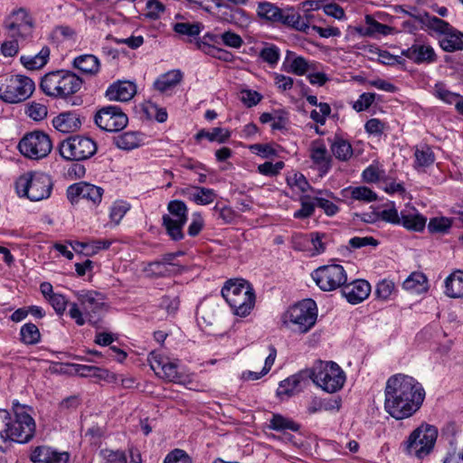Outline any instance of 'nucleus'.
<instances>
[{
  "instance_id": "2eb2a0df",
  "label": "nucleus",
  "mask_w": 463,
  "mask_h": 463,
  "mask_svg": "<svg viewBox=\"0 0 463 463\" xmlns=\"http://www.w3.org/2000/svg\"><path fill=\"white\" fill-rule=\"evenodd\" d=\"M12 37L26 39L33 33V22L25 9L14 11L5 22Z\"/></svg>"
},
{
  "instance_id": "f257e3e1",
  "label": "nucleus",
  "mask_w": 463,
  "mask_h": 463,
  "mask_svg": "<svg viewBox=\"0 0 463 463\" xmlns=\"http://www.w3.org/2000/svg\"><path fill=\"white\" fill-rule=\"evenodd\" d=\"M384 409L394 419L410 418L423 403L425 391L413 377L397 373L391 376L384 390Z\"/></svg>"
},
{
  "instance_id": "f03ea898",
  "label": "nucleus",
  "mask_w": 463,
  "mask_h": 463,
  "mask_svg": "<svg viewBox=\"0 0 463 463\" xmlns=\"http://www.w3.org/2000/svg\"><path fill=\"white\" fill-rule=\"evenodd\" d=\"M222 296L237 317H247L255 305L254 289L247 280L242 279L227 280L222 288Z\"/></svg>"
},
{
  "instance_id": "a19ab883",
  "label": "nucleus",
  "mask_w": 463,
  "mask_h": 463,
  "mask_svg": "<svg viewBox=\"0 0 463 463\" xmlns=\"http://www.w3.org/2000/svg\"><path fill=\"white\" fill-rule=\"evenodd\" d=\"M203 26L201 23L180 22L173 24V30L181 36L195 37L200 34Z\"/></svg>"
},
{
  "instance_id": "ea45409f",
  "label": "nucleus",
  "mask_w": 463,
  "mask_h": 463,
  "mask_svg": "<svg viewBox=\"0 0 463 463\" xmlns=\"http://www.w3.org/2000/svg\"><path fill=\"white\" fill-rule=\"evenodd\" d=\"M279 7L275 4L269 2H260L257 7V14L258 16L269 22L270 24H276L278 14H279Z\"/></svg>"
},
{
  "instance_id": "4be33fe9",
  "label": "nucleus",
  "mask_w": 463,
  "mask_h": 463,
  "mask_svg": "<svg viewBox=\"0 0 463 463\" xmlns=\"http://www.w3.org/2000/svg\"><path fill=\"white\" fill-rule=\"evenodd\" d=\"M137 92V86L128 80H118L111 84L105 96L109 100L126 102L130 100Z\"/></svg>"
},
{
  "instance_id": "052dcab7",
  "label": "nucleus",
  "mask_w": 463,
  "mask_h": 463,
  "mask_svg": "<svg viewBox=\"0 0 463 463\" xmlns=\"http://www.w3.org/2000/svg\"><path fill=\"white\" fill-rule=\"evenodd\" d=\"M451 227V222L448 218L430 219L428 229L430 232H446Z\"/></svg>"
},
{
  "instance_id": "dca6fc26",
  "label": "nucleus",
  "mask_w": 463,
  "mask_h": 463,
  "mask_svg": "<svg viewBox=\"0 0 463 463\" xmlns=\"http://www.w3.org/2000/svg\"><path fill=\"white\" fill-rule=\"evenodd\" d=\"M104 190L97 185L80 182L70 185L67 189V198L72 203H78L80 199H85L93 205H98L102 199Z\"/></svg>"
},
{
  "instance_id": "5fc2aeb1",
  "label": "nucleus",
  "mask_w": 463,
  "mask_h": 463,
  "mask_svg": "<svg viewBox=\"0 0 463 463\" xmlns=\"http://www.w3.org/2000/svg\"><path fill=\"white\" fill-rule=\"evenodd\" d=\"M285 164L283 161H278L275 164L272 162H265L258 166L260 174L267 176H276L284 168Z\"/></svg>"
},
{
  "instance_id": "338daca9",
  "label": "nucleus",
  "mask_w": 463,
  "mask_h": 463,
  "mask_svg": "<svg viewBox=\"0 0 463 463\" xmlns=\"http://www.w3.org/2000/svg\"><path fill=\"white\" fill-rule=\"evenodd\" d=\"M47 113L46 106L40 103H33L27 109L28 116L36 121L43 119L47 116Z\"/></svg>"
},
{
  "instance_id": "aec40b11",
  "label": "nucleus",
  "mask_w": 463,
  "mask_h": 463,
  "mask_svg": "<svg viewBox=\"0 0 463 463\" xmlns=\"http://www.w3.org/2000/svg\"><path fill=\"white\" fill-rule=\"evenodd\" d=\"M78 299L85 313L92 317L99 314L105 307L104 294L95 290H81L77 293Z\"/></svg>"
},
{
  "instance_id": "f8f14e48",
  "label": "nucleus",
  "mask_w": 463,
  "mask_h": 463,
  "mask_svg": "<svg viewBox=\"0 0 463 463\" xmlns=\"http://www.w3.org/2000/svg\"><path fill=\"white\" fill-rule=\"evenodd\" d=\"M312 278L323 291L342 288L347 280L346 272L344 267L339 264L321 266L313 271Z\"/></svg>"
},
{
  "instance_id": "49530a36",
  "label": "nucleus",
  "mask_w": 463,
  "mask_h": 463,
  "mask_svg": "<svg viewBox=\"0 0 463 463\" xmlns=\"http://www.w3.org/2000/svg\"><path fill=\"white\" fill-rule=\"evenodd\" d=\"M169 215L175 220L187 222V207L183 201L173 200L167 205Z\"/></svg>"
},
{
  "instance_id": "2f4dec72",
  "label": "nucleus",
  "mask_w": 463,
  "mask_h": 463,
  "mask_svg": "<svg viewBox=\"0 0 463 463\" xmlns=\"http://www.w3.org/2000/svg\"><path fill=\"white\" fill-rule=\"evenodd\" d=\"M405 290L412 293H423L428 290L427 277L421 272H412L402 283Z\"/></svg>"
},
{
  "instance_id": "7c9ffc66",
  "label": "nucleus",
  "mask_w": 463,
  "mask_h": 463,
  "mask_svg": "<svg viewBox=\"0 0 463 463\" xmlns=\"http://www.w3.org/2000/svg\"><path fill=\"white\" fill-rule=\"evenodd\" d=\"M182 79L183 74L180 71H171L156 79L154 86L160 92H166L179 84Z\"/></svg>"
},
{
  "instance_id": "de8ad7c7",
  "label": "nucleus",
  "mask_w": 463,
  "mask_h": 463,
  "mask_svg": "<svg viewBox=\"0 0 463 463\" xmlns=\"http://www.w3.org/2000/svg\"><path fill=\"white\" fill-rule=\"evenodd\" d=\"M76 372L81 377H96L99 379H106L109 374V371L99 367L82 364L77 365Z\"/></svg>"
},
{
  "instance_id": "20e7f679",
  "label": "nucleus",
  "mask_w": 463,
  "mask_h": 463,
  "mask_svg": "<svg viewBox=\"0 0 463 463\" xmlns=\"http://www.w3.org/2000/svg\"><path fill=\"white\" fill-rule=\"evenodd\" d=\"M317 308L312 299H304L290 307L282 316L283 325L300 334L308 332L316 324Z\"/></svg>"
},
{
  "instance_id": "680f3d73",
  "label": "nucleus",
  "mask_w": 463,
  "mask_h": 463,
  "mask_svg": "<svg viewBox=\"0 0 463 463\" xmlns=\"http://www.w3.org/2000/svg\"><path fill=\"white\" fill-rule=\"evenodd\" d=\"M220 39L224 45L234 49H238L243 44L242 38L232 31H227L222 33L220 35Z\"/></svg>"
},
{
  "instance_id": "4c0bfd02",
  "label": "nucleus",
  "mask_w": 463,
  "mask_h": 463,
  "mask_svg": "<svg viewBox=\"0 0 463 463\" xmlns=\"http://www.w3.org/2000/svg\"><path fill=\"white\" fill-rule=\"evenodd\" d=\"M404 228L410 231L420 232L426 224V218L419 213H401V223Z\"/></svg>"
},
{
  "instance_id": "72a5a7b5",
  "label": "nucleus",
  "mask_w": 463,
  "mask_h": 463,
  "mask_svg": "<svg viewBox=\"0 0 463 463\" xmlns=\"http://www.w3.org/2000/svg\"><path fill=\"white\" fill-rule=\"evenodd\" d=\"M185 223L186 222L175 220L168 214H164L162 217V224L165 228L167 235L175 241L184 239L183 227Z\"/></svg>"
},
{
  "instance_id": "6e6552de",
  "label": "nucleus",
  "mask_w": 463,
  "mask_h": 463,
  "mask_svg": "<svg viewBox=\"0 0 463 463\" xmlns=\"http://www.w3.org/2000/svg\"><path fill=\"white\" fill-rule=\"evenodd\" d=\"M16 191L31 201L48 198L52 190L51 176L43 172H30L21 175L16 181Z\"/></svg>"
},
{
  "instance_id": "a211bd4d",
  "label": "nucleus",
  "mask_w": 463,
  "mask_h": 463,
  "mask_svg": "<svg viewBox=\"0 0 463 463\" xmlns=\"http://www.w3.org/2000/svg\"><path fill=\"white\" fill-rule=\"evenodd\" d=\"M33 463H68L70 454L66 451H59L49 446H37L30 455Z\"/></svg>"
},
{
  "instance_id": "69168bd1",
  "label": "nucleus",
  "mask_w": 463,
  "mask_h": 463,
  "mask_svg": "<svg viewBox=\"0 0 463 463\" xmlns=\"http://www.w3.org/2000/svg\"><path fill=\"white\" fill-rule=\"evenodd\" d=\"M241 101L248 108L256 106L262 99V96L256 90H243L241 92Z\"/></svg>"
},
{
  "instance_id": "13d9d810",
  "label": "nucleus",
  "mask_w": 463,
  "mask_h": 463,
  "mask_svg": "<svg viewBox=\"0 0 463 463\" xmlns=\"http://www.w3.org/2000/svg\"><path fill=\"white\" fill-rule=\"evenodd\" d=\"M260 57L270 65L277 64L279 59V49L276 45H269L263 48Z\"/></svg>"
},
{
  "instance_id": "473e14b6",
  "label": "nucleus",
  "mask_w": 463,
  "mask_h": 463,
  "mask_svg": "<svg viewBox=\"0 0 463 463\" xmlns=\"http://www.w3.org/2000/svg\"><path fill=\"white\" fill-rule=\"evenodd\" d=\"M311 159L318 165L319 170L324 174L331 168V158L327 156V150L324 144L316 143L311 149Z\"/></svg>"
},
{
  "instance_id": "58836bf2",
  "label": "nucleus",
  "mask_w": 463,
  "mask_h": 463,
  "mask_svg": "<svg viewBox=\"0 0 463 463\" xmlns=\"http://www.w3.org/2000/svg\"><path fill=\"white\" fill-rule=\"evenodd\" d=\"M231 136L229 130L222 128H214L212 131H208L205 129L200 130L195 135L196 141H201L203 138H206L211 142L216 141L218 143L226 142Z\"/></svg>"
},
{
  "instance_id": "09e8293b",
  "label": "nucleus",
  "mask_w": 463,
  "mask_h": 463,
  "mask_svg": "<svg viewBox=\"0 0 463 463\" xmlns=\"http://www.w3.org/2000/svg\"><path fill=\"white\" fill-rule=\"evenodd\" d=\"M100 456L102 457L104 463H138L135 460L128 462L125 452L121 450L105 449L100 451Z\"/></svg>"
},
{
  "instance_id": "423d86ee",
  "label": "nucleus",
  "mask_w": 463,
  "mask_h": 463,
  "mask_svg": "<svg viewBox=\"0 0 463 463\" xmlns=\"http://www.w3.org/2000/svg\"><path fill=\"white\" fill-rule=\"evenodd\" d=\"M313 382L329 393H334L344 386L345 374L335 362L318 360L308 372Z\"/></svg>"
},
{
  "instance_id": "bb28decb",
  "label": "nucleus",
  "mask_w": 463,
  "mask_h": 463,
  "mask_svg": "<svg viewBox=\"0 0 463 463\" xmlns=\"http://www.w3.org/2000/svg\"><path fill=\"white\" fill-rule=\"evenodd\" d=\"M73 66L84 74L95 75L99 71L100 63L95 55L83 54L73 60Z\"/></svg>"
},
{
  "instance_id": "6e6d98bb",
  "label": "nucleus",
  "mask_w": 463,
  "mask_h": 463,
  "mask_svg": "<svg viewBox=\"0 0 463 463\" xmlns=\"http://www.w3.org/2000/svg\"><path fill=\"white\" fill-rule=\"evenodd\" d=\"M377 219L392 224H400L401 217L397 209L392 204L390 208L383 209L376 213Z\"/></svg>"
},
{
  "instance_id": "f704fd0d",
  "label": "nucleus",
  "mask_w": 463,
  "mask_h": 463,
  "mask_svg": "<svg viewBox=\"0 0 463 463\" xmlns=\"http://www.w3.org/2000/svg\"><path fill=\"white\" fill-rule=\"evenodd\" d=\"M141 135L138 132L128 131L115 137L116 146L123 150H131L140 146Z\"/></svg>"
},
{
  "instance_id": "bf43d9fd",
  "label": "nucleus",
  "mask_w": 463,
  "mask_h": 463,
  "mask_svg": "<svg viewBox=\"0 0 463 463\" xmlns=\"http://www.w3.org/2000/svg\"><path fill=\"white\" fill-rule=\"evenodd\" d=\"M394 290V283L392 280L383 279L380 281L375 289V295L378 298L386 300Z\"/></svg>"
},
{
  "instance_id": "f3484780",
  "label": "nucleus",
  "mask_w": 463,
  "mask_h": 463,
  "mask_svg": "<svg viewBox=\"0 0 463 463\" xmlns=\"http://www.w3.org/2000/svg\"><path fill=\"white\" fill-rule=\"evenodd\" d=\"M148 361L151 369L159 377L171 383H178L180 381L181 375L177 371L178 364L175 362L170 361L168 357L156 352L149 354Z\"/></svg>"
},
{
  "instance_id": "a878e982",
  "label": "nucleus",
  "mask_w": 463,
  "mask_h": 463,
  "mask_svg": "<svg viewBox=\"0 0 463 463\" xmlns=\"http://www.w3.org/2000/svg\"><path fill=\"white\" fill-rule=\"evenodd\" d=\"M50 52V48L48 46H43L35 55H22L20 57V61L28 70H39L48 62Z\"/></svg>"
},
{
  "instance_id": "9d476101",
  "label": "nucleus",
  "mask_w": 463,
  "mask_h": 463,
  "mask_svg": "<svg viewBox=\"0 0 463 463\" xmlns=\"http://www.w3.org/2000/svg\"><path fill=\"white\" fill-rule=\"evenodd\" d=\"M98 149L96 142L86 136H71L61 142L60 155L69 161H83L92 157Z\"/></svg>"
},
{
  "instance_id": "e2e57ef3",
  "label": "nucleus",
  "mask_w": 463,
  "mask_h": 463,
  "mask_svg": "<svg viewBox=\"0 0 463 463\" xmlns=\"http://www.w3.org/2000/svg\"><path fill=\"white\" fill-rule=\"evenodd\" d=\"M129 206L128 203L124 202H116L110 210V219L112 222H114L116 224H118L119 222L122 220L124 215L128 211Z\"/></svg>"
},
{
  "instance_id": "6ab92c4d",
  "label": "nucleus",
  "mask_w": 463,
  "mask_h": 463,
  "mask_svg": "<svg viewBox=\"0 0 463 463\" xmlns=\"http://www.w3.org/2000/svg\"><path fill=\"white\" fill-rule=\"evenodd\" d=\"M402 55L416 64L432 63L437 60L434 49L421 42H415L410 48L402 50Z\"/></svg>"
},
{
  "instance_id": "79ce46f5",
  "label": "nucleus",
  "mask_w": 463,
  "mask_h": 463,
  "mask_svg": "<svg viewBox=\"0 0 463 463\" xmlns=\"http://www.w3.org/2000/svg\"><path fill=\"white\" fill-rule=\"evenodd\" d=\"M21 341L25 345H35L40 342L41 334L36 325L24 324L20 330Z\"/></svg>"
},
{
  "instance_id": "c756f323",
  "label": "nucleus",
  "mask_w": 463,
  "mask_h": 463,
  "mask_svg": "<svg viewBox=\"0 0 463 463\" xmlns=\"http://www.w3.org/2000/svg\"><path fill=\"white\" fill-rule=\"evenodd\" d=\"M445 293L449 298H463V271L458 270L445 279Z\"/></svg>"
},
{
  "instance_id": "c03bdc74",
  "label": "nucleus",
  "mask_w": 463,
  "mask_h": 463,
  "mask_svg": "<svg viewBox=\"0 0 463 463\" xmlns=\"http://www.w3.org/2000/svg\"><path fill=\"white\" fill-rule=\"evenodd\" d=\"M144 271L147 276L154 278L169 277L173 275V270L170 266H165L160 260L149 262Z\"/></svg>"
},
{
  "instance_id": "4d7b16f0",
  "label": "nucleus",
  "mask_w": 463,
  "mask_h": 463,
  "mask_svg": "<svg viewBox=\"0 0 463 463\" xmlns=\"http://www.w3.org/2000/svg\"><path fill=\"white\" fill-rule=\"evenodd\" d=\"M271 128L273 130H282L288 124V114L283 109H277L272 112Z\"/></svg>"
},
{
  "instance_id": "0eeeda50",
  "label": "nucleus",
  "mask_w": 463,
  "mask_h": 463,
  "mask_svg": "<svg viewBox=\"0 0 463 463\" xmlns=\"http://www.w3.org/2000/svg\"><path fill=\"white\" fill-rule=\"evenodd\" d=\"M437 438L438 429L433 425L422 423L402 443V449L408 455L423 458L433 450Z\"/></svg>"
},
{
  "instance_id": "cd10ccee",
  "label": "nucleus",
  "mask_w": 463,
  "mask_h": 463,
  "mask_svg": "<svg viewBox=\"0 0 463 463\" xmlns=\"http://www.w3.org/2000/svg\"><path fill=\"white\" fill-rule=\"evenodd\" d=\"M330 142V149L334 156L343 162L349 160L353 156V147L351 144L339 136H335Z\"/></svg>"
},
{
  "instance_id": "4468645a",
  "label": "nucleus",
  "mask_w": 463,
  "mask_h": 463,
  "mask_svg": "<svg viewBox=\"0 0 463 463\" xmlns=\"http://www.w3.org/2000/svg\"><path fill=\"white\" fill-rule=\"evenodd\" d=\"M94 120L100 129L108 132L120 131L128 123V116L118 106L102 107L97 111Z\"/></svg>"
},
{
  "instance_id": "9b49d317",
  "label": "nucleus",
  "mask_w": 463,
  "mask_h": 463,
  "mask_svg": "<svg viewBox=\"0 0 463 463\" xmlns=\"http://www.w3.org/2000/svg\"><path fill=\"white\" fill-rule=\"evenodd\" d=\"M19 151L30 159H42L52 151V142L43 131L36 130L24 135L18 144Z\"/></svg>"
},
{
  "instance_id": "393cba45",
  "label": "nucleus",
  "mask_w": 463,
  "mask_h": 463,
  "mask_svg": "<svg viewBox=\"0 0 463 463\" xmlns=\"http://www.w3.org/2000/svg\"><path fill=\"white\" fill-rule=\"evenodd\" d=\"M283 68L287 72L296 75H304L310 70L308 61L302 56H298L294 52L288 51L286 53Z\"/></svg>"
},
{
  "instance_id": "8fccbe9b",
  "label": "nucleus",
  "mask_w": 463,
  "mask_h": 463,
  "mask_svg": "<svg viewBox=\"0 0 463 463\" xmlns=\"http://www.w3.org/2000/svg\"><path fill=\"white\" fill-rule=\"evenodd\" d=\"M351 198L367 203L374 202L377 199L376 194L366 186H357L351 188Z\"/></svg>"
},
{
  "instance_id": "0e129e2a",
  "label": "nucleus",
  "mask_w": 463,
  "mask_h": 463,
  "mask_svg": "<svg viewBox=\"0 0 463 463\" xmlns=\"http://www.w3.org/2000/svg\"><path fill=\"white\" fill-rule=\"evenodd\" d=\"M311 236V244L313 246V253H312V256L314 255H318V254H321L323 252H325L326 250V243L324 241V239L326 238V233H319V232H313L310 234Z\"/></svg>"
},
{
  "instance_id": "39448f33",
  "label": "nucleus",
  "mask_w": 463,
  "mask_h": 463,
  "mask_svg": "<svg viewBox=\"0 0 463 463\" xmlns=\"http://www.w3.org/2000/svg\"><path fill=\"white\" fill-rule=\"evenodd\" d=\"M412 16L429 29L443 34V37L439 40V45L443 51L453 52L463 50V33L453 28L446 21L428 13L419 14L418 15L412 14Z\"/></svg>"
},
{
  "instance_id": "b1692460",
  "label": "nucleus",
  "mask_w": 463,
  "mask_h": 463,
  "mask_svg": "<svg viewBox=\"0 0 463 463\" xmlns=\"http://www.w3.org/2000/svg\"><path fill=\"white\" fill-rule=\"evenodd\" d=\"M81 124L79 115L71 111L62 112L52 119L53 127L62 133L74 132Z\"/></svg>"
},
{
  "instance_id": "5701e85b",
  "label": "nucleus",
  "mask_w": 463,
  "mask_h": 463,
  "mask_svg": "<svg viewBox=\"0 0 463 463\" xmlns=\"http://www.w3.org/2000/svg\"><path fill=\"white\" fill-rule=\"evenodd\" d=\"M276 24L283 25L296 31L306 32L307 24L302 22L301 14L294 6L279 7Z\"/></svg>"
},
{
  "instance_id": "c9c22d12",
  "label": "nucleus",
  "mask_w": 463,
  "mask_h": 463,
  "mask_svg": "<svg viewBox=\"0 0 463 463\" xmlns=\"http://www.w3.org/2000/svg\"><path fill=\"white\" fill-rule=\"evenodd\" d=\"M415 168H423L431 165L435 161V155L428 145H420L415 147Z\"/></svg>"
},
{
  "instance_id": "e433bc0d",
  "label": "nucleus",
  "mask_w": 463,
  "mask_h": 463,
  "mask_svg": "<svg viewBox=\"0 0 463 463\" xmlns=\"http://www.w3.org/2000/svg\"><path fill=\"white\" fill-rule=\"evenodd\" d=\"M269 428L273 430L281 432H284L287 430L291 431H298L300 425L280 414H273L269 420Z\"/></svg>"
},
{
  "instance_id": "c85d7f7f",
  "label": "nucleus",
  "mask_w": 463,
  "mask_h": 463,
  "mask_svg": "<svg viewBox=\"0 0 463 463\" xmlns=\"http://www.w3.org/2000/svg\"><path fill=\"white\" fill-rule=\"evenodd\" d=\"M218 18L228 24H237L245 16V11L241 8H232L223 3H217Z\"/></svg>"
},
{
  "instance_id": "774afa93",
  "label": "nucleus",
  "mask_w": 463,
  "mask_h": 463,
  "mask_svg": "<svg viewBox=\"0 0 463 463\" xmlns=\"http://www.w3.org/2000/svg\"><path fill=\"white\" fill-rule=\"evenodd\" d=\"M164 463H191V460L184 450L175 449L167 454Z\"/></svg>"
},
{
  "instance_id": "a18cd8bd",
  "label": "nucleus",
  "mask_w": 463,
  "mask_h": 463,
  "mask_svg": "<svg viewBox=\"0 0 463 463\" xmlns=\"http://www.w3.org/2000/svg\"><path fill=\"white\" fill-rule=\"evenodd\" d=\"M12 418L5 410H0V450H3L5 443L8 440Z\"/></svg>"
},
{
  "instance_id": "3c124183",
  "label": "nucleus",
  "mask_w": 463,
  "mask_h": 463,
  "mask_svg": "<svg viewBox=\"0 0 463 463\" xmlns=\"http://www.w3.org/2000/svg\"><path fill=\"white\" fill-rule=\"evenodd\" d=\"M301 208L294 213V217L297 219H305L310 217L315 211L317 203H313L307 195L300 198Z\"/></svg>"
},
{
  "instance_id": "412c9836",
  "label": "nucleus",
  "mask_w": 463,
  "mask_h": 463,
  "mask_svg": "<svg viewBox=\"0 0 463 463\" xmlns=\"http://www.w3.org/2000/svg\"><path fill=\"white\" fill-rule=\"evenodd\" d=\"M341 292L349 303L355 305L369 296L371 286L364 279H356L349 284L345 282L342 287Z\"/></svg>"
},
{
  "instance_id": "864d4df0",
  "label": "nucleus",
  "mask_w": 463,
  "mask_h": 463,
  "mask_svg": "<svg viewBox=\"0 0 463 463\" xmlns=\"http://www.w3.org/2000/svg\"><path fill=\"white\" fill-rule=\"evenodd\" d=\"M301 375L294 374L283 380L279 384V393L292 395L299 386Z\"/></svg>"
},
{
  "instance_id": "37998d69",
  "label": "nucleus",
  "mask_w": 463,
  "mask_h": 463,
  "mask_svg": "<svg viewBox=\"0 0 463 463\" xmlns=\"http://www.w3.org/2000/svg\"><path fill=\"white\" fill-rule=\"evenodd\" d=\"M190 197L197 204H209L213 202L216 198V194L213 189L195 186L193 187V193L190 194Z\"/></svg>"
},
{
  "instance_id": "603ef678",
  "label": "nucleus",
  "mask_w": 463,
  "mask_h": 463,
  "mask_svg": "<svg viewBox=\"0 0 463 463\" xmlns=\"http://www.w3.org/2000/svg\"><path fill=\"white\" fill-rule=\"evenodd\" d=\"M287 184L290 187H296L301 192H307L312 189L307 178L301 173L295 172L287 177Z\"/></svg>"
},
{
  "instance_id": "1a4fd4ad",
  "label": "nucleus",
  "mask_w": 463,
  "mask_h": 463,
  "mask_svg": "<svg viewBox=\"0 0 463 463\" xmlns=\"http://www.w3.org/2000/svg\"><path fill=\"white\" fill-rule=\"evenodd\" d=\"M34 89L29 77L14 75L0 81V99L10 104L20 103L31 97Z\"/></svg>"
},
{
  "instance_id": "ddd939ff",
  "label": "nucleus",
  "mask_w": 463,
  "mask_h": 463,
  "mask_svg": "<svg viewBox=\"0 0 463 463\" xmlns=\"http://www.w3.org/2000/svg\"><path fill=\"white\" fill-rule=\"evenodd\" d=\"M15 419L12 420L8 440L18 443L30 441L35 433L34 420L24 411V407L16 405L14 408Z\"/></svg>"
},
{
  "instance_id": "7ed1b4c3",
  "label": "nucleus",
  "mask_w": 463,
  "mask_h": 463,
  "mask_svg": "<svg viewBox=\"0 0 463 463\" xmlns=\"http://www.w3.org/2000/svg\"><path fill=\"white\" fill-rule=\"evenodd\" d=\"M82 80L75 73L57 70L46 73L41 80L40 88L49 97L66 99L78 92Z\"/></svg>"
}]
</instances>
